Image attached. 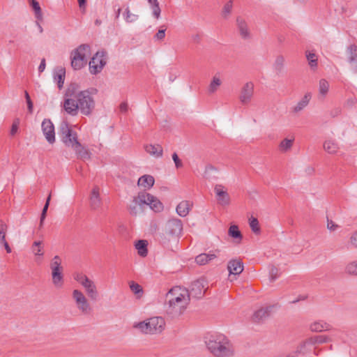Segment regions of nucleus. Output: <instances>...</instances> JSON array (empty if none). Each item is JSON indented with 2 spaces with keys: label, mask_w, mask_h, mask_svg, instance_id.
Listing matches in <instances>:
<instances>
[{
  "label": "nucleus",
  "mask_w": 357,
  "mask_h": 357,
  "mask_svg": "<svg viewBox=\"0 0 357 357\" xmlns=\"http://www.w3.org/2000/svg\"><path fill=\"white\" fill-rule=\"evenodd\" d=\"M227 268L230 274L239 275L243 271V264L239 259H231L227 264Z\"/></svg>",
  "instance_id": "17"
},
{
  "label": "nucleus",
  "mask_w": 357,
  "mask_h": 357,
  "mask_svg": "<svg viewBox=\"0 0 357 357\" xmlns=\"http://www.w3.org/2000/svg\"><path fill=\"white\" fill-rule=\"evenodd\" d=\"M221 83L222 82L220 78L218 77L217 76H214L209 84L208 92L210 93H215L217 91L218 88L221 85Z\"/></svg>",
  "instance_id": "38"
},
{
  "label": "nucleus",
  "mask_w": 357,
  "mask_h": 357,
  "mask_svg": "<svg viewBox=\"0 0 357 357\" xmlns=\"http://www.w3.org/2000/svg\"><path fill=\"white\" fill-rule=\"evenodd\" d=\"M75 280L77 281L79 284H81L82 286L85 284L86 282H89V280H90L86 275H84L82 273H77L75 277Z\"/></svg>",
  "instance_id": "48"
},
{
  "label": "nucleus",
  "mask_w": 357,
  "mask_h": 357,
  "mask_svg": "<svg viewBox=\"0 0 357 357\" xmlns=\"http://www.w3.org/2000/svg\"><path fill=\"white\" fill-rule=\"evenodd\" d=\"M172 288L166 294L165 311L168 317L175 319L183 314L189 303V294L186 289Z\"/></svg>",
  "instance_id": "1"
},
{
  "label": "nucleus",
  "mask_w": 357,
  "mask_h": 357,
  "mask_svg": "<svg viewBox=\"0 0 357 357\" xmlns=\"http://www.w3.org/2000/svg\"><path fill=\"white\" fill-rule=\"evenodd\" d=\"M28 111L30 114L33 113V104L31 100H26Z\"/></svg>",
  "instance_id": "62"
},
{
  "label": "nucleus",
  "mask_w": 357,
  "mask_h": 357,
  "mask_svg": "<svg viewBox=\"0 0 357 357\" xmlns=\"http://www.w3.org/2000/svg\"><path fill=\"white\" fill-rule=\"evenodd\" d=\"M306 57L311 68H315L317 67L318 59L317 55L314 53L306 52Z\"/></svg>",
  "instance_id": "39"
},
{
  "label": "nucleus",
  "mask_w": 357,
  "mask_h": 357,
  "mask_svg": "<svg viewBox=\"0 0 357 357\" xmlns=\"http://www.w3.org/2000/svg\"><path fill=\"white\" fill-rule=\"evenodd\" d=\"M324 150L330 154H335L339 149V146L337 142L333 140H326L324 143Z\"/></svg>",
  "instance_id": "31"
},
{
  "label": "nucleus",
  "mask_w": 357,
  "mask_h": 357,
  "mask_svg": "<svg viewBox=\"0 0 357 357\" xmlns=\"http://www.w3.org/2000/svg\"><path fill=\"white\" fill-rule=\"evenodd\" d=\"M90 52V46L87 44L80 45L71 53V66L74 70H80L87 63V56Z\"/></svg>",
  "instance_id": "6"
},
{
  "label": "nucleus",
  "mask_w": 357,
  "mask_h": 357,
  "mask_svg": "<svg viewBox=\"0 0 357 357\" xmlns=\"http://www.w3.org/2000/svg\"><path fill=\"white\" fill-rule=\"evenodd\" d=\"M42 242L35 241L32 245V250L35 255L43 256V252H42Z\"/></svg>",
  "instance_id": "45"
},
{
  "label": "nucleus",
  "mask_w": 357,
  "mask_h": 357,
  "mask_svg": "<svg viewBox=\"0 0 357 357\" xmlns=\"http://www.w3.org/2000/svg\"><path fill=\"white\" fill-rule=\"evenodd\" d=\"M107 63V52L105 51L98 52L89 61V70L93 75L100 73Z\"/></svg>",
  "instance_id": "9"
},
{
  "label": "nucleus",
  "mask_w": 357,
  "mask_h": 357,
  "mask_svg": "<svg viewBox=\"0 0 357 357\" xmlns=\"http://www.w3.org/2000/svg\"><path fill=\"white\" fill-rule=\"evenodd\" d=\"M348 61L353 66L355 72L357 71V45H350L347 47Z\"/></svg>",
  "instance_id": "18"
},
{
  "label": "nucleus",
  "mask_w": 357,
  "mask_h": 357,
  "mask_svg": "<svg viewBox=\"0 0 357 357\" xmlns=\"http://www.w3.org/2000/svg\"><path fill=\"white\" fill-rule=\"evenodd\" d=\"M331 328V326L330 324L323 321H316L310 326L311 331L315 332L328 331Z\"/></svg>",
  "instance_id": "30"
},
{
  "label": "nucleus",
  "mask_w": 357,
  "mask_h": 357,
  "mask_svg": "<svg viewBox=\"0 0 357 357\" xmlns=\"http://www.w3.org/2000/svg\"><path fill=\"white\" fill-rule=\"evenodd\" d=\"M59 134L61 141L68 147H71L75 151L77 156L82 159H89L90 153L78 141L77 133L73 131L66 121H63L59 128Z\"/></svg>",
  "instance_id": "4"
},
{
  "label": "nucleus",
  "mask_w": 357,
  "mask_h": 357,
  "mask_svg": "<svg viewBox=\"0 0 357 357\" xmlns=\"http://www.w3.org/2000/svg\"><path fill=\"white\" fill-rule=\"evenodd\" d=\"M214 191L217 196L218 202L222 205L227 206L230 203V197L228 192L225 190L222 185L218 184L214 188Z\"/></svg>",
  "instance_id": "14"
},
{
  "label": "nucleus",
  "mask_w": 357,
  "mask_h": 357,
  "mask_svg": "<svg viewBox=\"0 0 357 357\" xmlns=\"http://www.w3.org/2000/svg\"><path fill=\"white\" fill-rule=\"evenodd\" d=\"M83 287H84L88 296L92 301H96L98 299V292L93 281L89 280V282H86L83 285Z\"/></svg>",
  "instance_id": "21"
},
{
  "label": "nucleus",
  "mask_w": 357,
  "mask_h": 357,
  "mask_svg": "<svg viewBox=\"0 0 357 357\" xmlns=\"http://www.w3.org/2000/svg\"><path fill=\"white\" fill-rule=\"evenodd\" d=\"M278 268L274 266H273L270 269V278L271 280L273 282L277 278H278Z\"/></svg>",
  "instance_id": "51"
},
{
  "label": "nucleus",
  "mask_w": 357,
  "mask_h": 357,
  "mask_svg": "<svg viewBox=\"0 0 357 357\" xmlns=\"http://www.w3.org/2000/svg\"><path fill=\"white\" fill-rule=\"evenodd\" d=\"M155 179L151 175L145 174L141 176L137 181V185L142 186L144 190L150 189L154 185Z\"/></svg>",
  "instance_id": "22"
},
{
  "label": "nucleus",
  "mask_w": 357,
  "mask_h": 357,
  "mask_svg": "<svg viewBox=\"0 0 357 357\" xmlns=\"http://www.w3.org/2000/svg\"><path fill=\"white\" fill-rule=\"evenodd\" d=\"M329 89V83L325 79H321L319 81V94L324 98L328 93Z\"/></svg>",
  "instance_id": "36"
},
{
  "label": "nucleus",
  "mask_w": 357,
  "mask_h": 357,
  "mask_svg": "<svg viewBox=\"0 0 357 357\" xmlns=\"http://www.w3.org/2000/svg\"><path fill=\"white\" fill-rule=\"evenodd\" d=\"M228 234L231 237L238 239V242L241 241L243 236L237 225H231L229 228Z\"/></svg>",
  "instance_id": "34"
},
{
  "label": "nucleus",
  "mask_w": 357,
  "mask_h": 357,
  "mask_svg": "<svg viewBox=\"0 0 357 357\" xmlns=\"http://www.w3.org/2000/svg\"><path fill=\"white\" fill-rule=\"evenodd\" d=\"M346 270L349 274L357 275V261L349 263L347 266Z\"/></svg>",
  "instance_id": "49"
},
{
  "label": "nucleus",
  "mask_w": 357,
  "mask_h": 357,
  "mask_svg": "<svg viewBox=\"0 0 357 357\" xmlns=\"http://www.w3.org/2000/svg\"><path fill=\"white\" fill-rule=\"evenodd\" d=\"M130 288L131 291L137 296V297H141L143 294V289L141 285L134 281L130 282Z\"/></svg>",
  "instance_id": "40"
},
{
  "label": "nucleus",
  "mask_w": 357,
  "mask_h": 357,
  "mask_svg": "<svg viewBox=\"0 0 357 357\" xmlns=\"http://www.w3.org/2000/svg\"><path fill=\"white\" fill-rule=\"evenodd\" d=\"M52 270V282L57 288H61L63 284V275L62 273L61 259L59 256L56 255L50 263Z\"/></svg>",
  "instance_id": "7"
},
{
  "label": "nucleus",
  "mask_w": 357,
  "mask_h": 357,
  "mask_svg": "<svg viewBox=\"0 0 357 357\" xmlns=\"http://www.w3.org/2000/svg\"><path fill=\"white\" fill-rule=\"evenodd\" d=\"M152 334L160 333L165 326V319L161 317L149 318Z\"/></svg>",
  "instance_id": "15"
},
{
  "label": "nucleus",
  "mask_w": 357,
  "mask_h": 357,
  "mask_svg": "<svg viewBox=\"0 0 357 357\" xmlns=\"http://www.w3.org/2000/svg\"><path fill=\"white\" fill-rule=\"evenodd\" d=\"M342 109L340 107H335L331 110L330 115L332 118L337 117L341 114Z\"/></svg>",
  "instance_id": "56"
},
{
  "label": "nucleus",
  "mask_w": 357,
  "mask_h": 357,
  "mask_svg": "<svg viewBox=\"0 0 357 357\" xmlns=\"http://www.w3.org/2000/svg\"><path fill=\"white\" fill-rule=\"evenodd\" d=\"M294 139H289L287 138L283 139L279 145L280 150L282 152H286L291 148Z\"/></svg>",
  "instance_id": "42"
},
{
  "label": "nucleus",
  "mask_w": 357,
  "mask_h": 357,
  "mask_svg": "<svg viewBox=\"0 0 357 357\" xmlns=\"http://www.w3.org/2000/svg\"><path fill=\"white\" fill-rule=\"evenodd\" d=\"M45 66H46V63H45V59H43L41 60V62L38 66V71L39 73H42L43 72V70H45Z\"/></svg>",
  "instance_id": "61"
},
{
  "label": "nucleus",
  "mask_w": 357,
  "mask_h": 357,
  "mask_svg": "<svg viewBox=\"0 0 357 357\" xmlns=\"http://www.w3.org/2000/svg\"><path fill=\"white\" fill-rule=\"evenodd\" d=\"M236 24L240 35L242 37V38L249 39L250 38V33L245 21L243 20L241 17H238L236 18Z\"/></svg>",
  "instance_id": "20"
},
{
  "label": "nucleus",
  "mask_w": 357,
  "mask_h": 357,
  "mask_svg": "<svg viewBox=\"0 0 357 357\" xmlns=\"http://www.w3.org/2000/svg\"><path fill=\"white\" fill-rule=\"evenodd\" d=\"M19 123H20V121L18 119H17L16 120H15L13 121V125L11 126V129H10V135L12 136L15 135V133L17 132V131L18 130Z\"/></svg>",
  "instance_id": "54"
},
{
  "label": "nucleus",
  "mask_w": 357,
  "mask_h": 357,
  "mask_svg": "<svg viewBox=\"0 0 357 357\" xmlns=\"http://www.w3.org/2000/svg\"><path fill=\"white\" fill-rule=\"evenodd\" d=\"M3 245V247L5 248V250H6V252L7 253H10L12 252V250L10 248V247L9 246L7 241H1L0 242Z\"/></svg>",
  "instance_id": "63"
},
{
  "label": "nucleus",
  "mask_w": 357,
  "mask_h": 357,
  "mask_svg": "<svg viewBox=\"0 0 357 357\" xmlns=\"http://www.w3.org/2000/svg\"><path fill=\"white\" fill-rule=\"evenodd\" d=\"M128 109V103L126 102H123L121 103L119 106V109L121 112H126Z\"/></svg>",
  "instance_id": "60"
},
{
  "label": "nucleus",
  "mask_w": 357,
  "mask_h": 357,
  "mask_svg": "<svg viewBox=\"0 0 357 357\" xmlns=\"http://www.w3.org/2000/svg\"><path fill=\"white\" fill-rule=\"evenodd\" d=\"M51 197H52V192H50L49 194V195L47 196V199H46V202H45V204L43 206V208L42 210V213H41V215H40V227H41L43 225V222L46 218V215H47V210H48V208H49V206H50V200H51Z\"/></svg>",
  "instance_id": "35"
},
{
  "label": "nucleus",
  "mask_w": 357,
  "mask_h": 357,
  "mask_svg": "<svg viewBox=\"0 0 357 357\" xmlns=\"http://www.w3.org/2000/svg\"><path fill=\"white\" fill-rule=\"evenodd\" d=\"M42 130L47 141L50 144L55 142L54 126L50 119H44L42 122Z\"/></svg>",
  "instance_id": "12"
},
{
  "label": "nucleus",
  "mask_w": 357,
  "mask_h": 357,
  "mask_svg": "<svg viewBox=\"0 0 357 357\" xmlns=\"http://www.w3.org/2000/svg\"><path fill=\"white\" fill-rule=\"evenodd\" d=\"M65 74H66V71H65V69H63V68L59 69L54 74V79L57 82L58 87L59 89H61L63 86L64 79H65Z\"/></svg>",
  "instance_id": "32"
},
{
  "label": "nucleus",
  "mask_w": 357,
  "mask_h": 357,
  "mask_svg": "<svg viewBox=\"0 0 357 357\" xmlns=\"http://www.w3.org/2000/svg\"><path fill=\"white\" fill-rule=\"evenodd\" d=\"M232 9V0H229L223 7L222 15L225 18L231 13Z\"/></svg>",
  "instance_id": "47"
},
{
  "label": "nucleus",
  "mask_w": 357,
  "mask_h": 357,
  "mask_svg": "<svg viewBox=\"0 0 357 357\" xmlns=\"http://www.w3.org/2000/svg\"><path fill=\"white\" fill-rule=\"evenodd\" d=\"M132 202L133 204L129 206L130 213L132 215H137L139 210H143L145 204H141L139 202V195L134 197Z\"/></svg>",
  "instance_id": "27"
},
{
  "label": "nucleus",
  "mask_w": 357,
  "mask_h": 357,
  "mask_svg": "<svg viewBox=\"0 0 357 357\" xmlns=\"http://www.w3.org/2000/svg\"><path fill=\"white\" fill-rule=\"evenodd\" d=\"M145 150L147 153H150L155 156L156 158H160L162 156L163 149L162 147L160 144L152 145L149 144L145 146Z\"/></svg>",
  "instance_id": "25"
},
{
  "label": "nucleus",
  "mask_w": 357,
  "mask_h": 357,
  "mask_svg": "<svg viewBox=\"0 0 357 357\" xmlns=\"http://www.w3.org/2000/svg\"><path fill=\"white\" fill-rule=\"evenodd\" d=\"M192 206V204L190 201H182L176 206V213L181 217H185Z\"/></svg>",
  "instance_id": "23"
},
{
  "label": "nucleus",
  "mask_w": 357,
  "mask_h": 357,
  "mask_svg": "<svg viewBox=\"0 0 357 357\" xmlns=\"http://www.w3.org/2000/svg\"><path fill=\"white\" fill-rule=\"evenodd\" d=\"M270 315V310L269 308H261L256 311L253 316H252V320L254 322L259 323L267 317H268Z\"/></svg>",
  "instance_id": "24"
},
{
  "label": "nucleus",
  "mask_w": 357,
  "mask_h": 357,
  "mask_svg": "<svg viewBox=\"0 0 357 357\" xmlns=\"http://www.w3.org/2000/svg\"><path fill=\"white\" fill-rule=\"evenodd\" d=\"M139 199L141 204H145L156 213L163 210L162 203L157 197L145 191L139 192Z\"/></svg>",
  "instance_id": "8"
},
{
  "label": "nucleus",
  "mask_w": 357,
  "mask_h": 357,
  "mask_svg": "<svg viewBox=\"0 0 357 357\" xmlns=\"http://www.w3.org/2000/svg\"><path fill=\"white\" fill-rule=\"evenodd\" d=\"M182 230L183 223L180 219H170L165 224L162 231L160 233L158 239L162 245H167L172 241H178Z\"/></svg>",
  "instance_id": "5"
},
{
  "label": "nucleus",
  "mask_w": 357,
  "mask_h": 357,
  "mask_svg": "<svg viewBox=\"0 0 357 357\" xmlns=\"http://www.w3.org/2000/svg\"><path fill=\"white\" fill-rule=\"evenodd\" d=\"M206 284L207 282L204 278H199L192 282L190 290H186L189 294V298L190 299V296L197 299L202 298L207 289Z\"/></svg>",
  "instance_id": "10"
},
{
  "label": "nucleus",
  "mask_w": 357,
  "mask_h": 357,
  "mask_svg": "<svg viewBox=\"0 0 357 357\" xmlns=\"http://www.w3.org/2000/svg\"><path fill=\"white\" fill-rule=\"evenodd\" d=\"M135 248L137 250L138 255L142 257H145L148 255V241L146 240H138L135 243Z\"/></svg>",
  "instance_id": "26"
},
{
  "label": "nucleus",
  "mask_w": 357,
  "mask_h": 357,
  "mask_svg": "<svg viewBox=\"0 0 357 357\" xmlns=\"http://www.w3.org/2000/svg\"><path fill=\"white\" fill-rule=\"evenodd\" d=\"M79 86L77 83H71L67 88L64 100L73 99L75 100L78 98V95L79 94Z\"/></svg>",
  "instance_id": "19"
},
{
  "label": "nucleus",
  "mask_w": 357,
  "mask_h": 357,
  "mask_svg": "<svg viewBox=\"0 0 357 357\" xmlns=\"http://www.w3.org/2000/svg\"><path fill=\"white\" fill-rule=\"evenodd\" d=\"M8 228L6 222L3 220H0V242L6 241V236Z\"/></svg>",
  "instance_id": "44"
},
{
  "label": "nucleus",
  "mask_w": 357,
  "mask_h": 357,
  "mask_svg": "<svg viewBox=\"0 0 357 357\" xmlns=\"http://www.w3.org/2000/svg\"><path fill=\"white\" fill-rule=\"evenodd\" d=\"M351 243L357 247V231L355 232L351 237Z\"/></svg>",
  "instance_id": "64"
},
{
  "label": "nucleus",
  "mask_w": 357,
  "mask_h": 357,
  "mask_svg": "<svg viewBox=\"0 0 357 357\" xmlns=\"http://www.w3.org/2000/svg\"><path fill=\"white\" fill-rule=\"evenodd\" d=\"M165 26H162L161 29L158 30L156 34L154 36V38L158 40H162L165 36Z\"/></svg>",
  "instance_id": "50"
},
{
  "label": "nucleus",
  "mask_w": 357,
  "mask_h": 357,
  "mask_svg": "<svg viewBox=\"0 0 357 357\" xmlns=\"http://www.w3.org/2000/svg\"><path fill=\"white\" fill-rule=\"evenodd\" d=\"M284 58L282 55L276 57L274 63V68L278 73H281L283 69Z\"/></svg>",
  "instance_id": "41"
},
{
  "label": "nucleus",
  "mask_w": 357,
  "mask_h": 357,
  "mask_svg": "<svg viewBox=\"0 0 357 357\" xmlns=\"http://www.w3.org/2000/svg\"><path fill=\"white\" fill-rule=\"evenodd\" d=\"M133 327L138 328L142 333L152 334L149 319L139 323H135Z\"/></svg>",
  "instance_id": "28"
},
{
  "label": "nucleus",
  "mask_w": 357,
  "mask_h": 357,
  "mask_svg": "<svg viewBox=\"0 0 357 357\" xmlns=\"http://www.w3.org/2000/svg\"><path fill=\"white\" fill-rule=\"evenodd\" d=\"M300 346L301 348L298 347L297 349L295 351H293L289 353H281L278 354L276 357H297L298 355L301 353V348L305 347V343H301Z\"/></svg>",
  "instance_id": "43"
},
{
  "label": "nucleus",
  "mask_w": 357,
  "mask_h": 357,
  "mask_svg": "<svg viewBox=\"0 0 357 357\" xmlns=\"http://www.w3.org/2000/svg\"><path fill=\"white\" fill-rule=\"evenodd\" d=\"M152 7V10H153V16L156 18V19H158L160 17V13H161V10H160V8L159 6V3L158 4H153Z\"/></svg>",
  "instance_id": "52"
},
{
  "label": "nucleus",
  "mask_w": 357,
  "mask_h": 357,
  "mask_svg": "<svg viewBox=\"0 0 357 357\" xmlns=\"http://www.w3.org/2000/svg\"><path fill=\"white\" fill-rule=\"evenodd\" d=\"M215 257L216 255L214 254L202 253L196 257L195 261L199 265H205Z\"/></svg>",
  "instance_id": "29"
},
{
  "label": "nucleus",
  "mask_w": 357,
  "mask_h": 357,
  "mask_svg": "<svg viewBox=\"0 0 357 357\" xmlns=\"http://www.w3.org/2000/svg\"><path fill=\"white\" fill-rule=\"evenodd\" d=\"M172 159H173V160L175 163V166L177 169L183 167V163H182L181 160L179 159L176 153H174L172 154Z\"/></svg>",
  "instance_id": "53"
},
{
  "label": "nucleus",
  "mask_w": 357,
  "mask_h": 357,
  "mask_svg": "<svg viewBox=\"0 0 357 357\" xmlns=\"http://www.w3.org/2000/svg\"><path fill=\"white\" fill-rule=\"evenodd\" d=\"M92 91L96 93L97 89H91V90L81 91L77 99L64 100L63 108L65 111L72 116H76L79 110L84 115H90L93 112L96 105L95 100L91 96Z\"/></svg>",
  "instance_id": "2"
},
{
  "label": "nucleus",
  "mask_w": 357,
  "mask_h": 357,
  "mask_svg": "<svg viewBox=\"0 0 357 357\" xmlns=\"http://www.w3.org/2000/svg\"><path fill=\"white\" fill-rule=\"evenodd\" d=\"M312 98V95L310 93H306L305 94V96H303V98L301 100V102H303V103H305L306 105H308L310 99Z\"/></svg>",
  "instance_id": "58"
},
{
  "label": "nucleus",
  "mask_w": 357,
  "mask_h": 357,
  "mask_svg": "<svg viewBox=\"0 0 357 357\" xmlns=\"http://www.w3.org/2000/svg\"><path fill=\"white\" fill-rule=\"evenodd\" d=\"M125 20L127 22H133L136 21L138 18V15L132 14L130 11L129 8H126L124 13Z\"/></svg>",
  "instance_id": "46"
},
{
  "label": "nucleus",
  "mask_w": 357,
  "mask_h": 357,
  "mask_svg": "<svg viewBox=\"0 0 357 357\" xmlns=\"http://www.w3.org/2000/svg\"><path fill=\"white\" fill-rule=\"evenodd\" d=\"M314 338V342H317V343L326 342L328 340V337L325 335H317Z\"/></svg>",
  "instance_id": "57"
},
{
  "label": "nucleus",
  "mask_w": 357,
  "mask_h": 357,
  "mask_svg": "<svg viewBox=\"0 0 357 357\" xmlns=\"http://www.w3.org/2000/svg\"><path fill=\"white\" fill-rule=\"evenodd\" d=\"M207 349L215 357H232L235 349L229 339L222 333L209 335L206 337Z\"/></svg>",
  "instance_id": "3"
},
{
  "label": "nucleus",
  "mask_w": 357,
  "mask_h": 357,
  "mask_svg": "<svg viewBox=\"0 0 357 357\" xmlns=\"http://www.w3.org/2000/svg\"><path fill=\"white\" fill-rule=\"evenodd\" d=\"M307 105L303 103V102H301V100H300L297 105L293 108V112H298L300 111H301L303 109H304Z\"/></svg>",
  "instance_id": "55"
},
{
  "label": "nucleus",
  "mask_w": 357,
  "mask_h": 357,
  "mask_svg": "<svg viewBox=\"0 0 357 357\" xmlns=\"http://www.w3.org/2000/svg\"><path fill=\"white\" fill-rule=\"evenodd\" d=\"M327 222H328L327 227L331 231H334L336 229V227H337V225H335L332 220H329L328 219Z\"/></svg>",
  "instance_id": "59"
},
{
  "label": "nucleus",
  "mask_w": 357,
  "mask_h": 357,
  "mask_svg": "<svg viewBox=\"0 0 357 357\" xmlns=\"http://www.w3.org/2000/svg\"><path fill=\"white\" fill-rule=\"evenodd\" d=\"M249 225H250V227L252 231L255 234H260L261 229H260L259 221H258L257 218H256L253 216H251V218L249 219Z\"/></svg>",
  "instance_id": "37"
},
{
  "label": "nucleus",
  "mask_w": 357,
  "mask_h": 357,
  "mask_svg": "<svg viewBox=\"0 0 357 357\" xmlns=\"http://www.w3.org/2000/svg\"><path fill=\"white\" fill-rule=\"evenodd\" d=\"M254 93V84L252 82L245 83L241 89L239 96L240 101L242 104H248L252 98Z\"/></svg>",
  "instance_id": "13"
},
{
  "label": "nucleus",
  "mask_w": 357,
  "mask_h": 357,
  "mask_svg": "<svg viewBox=\"0 0 357 357\" xmlns=\"http://www.w3.org/2000/svg\"><path fill=\"white\" fill-rule=\"evenodd\" d=\"M73 297L76 302L77 308L84 314H89L91 311L90 305L84 296V294L78 290L75 289L73 291Z\"/></svg>",
  "instance_id": "11"
},
{
  "label": "nucleus",
  "mask_w": 357,
  "mask_h": 357,
  "mask_svg": "<svg viewBox=\"0 0 357 357\" xmlns=\"http://www.w3.org/2000/svg\"><path fill=\"white\" fill-rule=\"evenodd\" d=\"M30 6L32 7L34 13L35 17L38 20H43V13L39 3L36 0H31Z\"/></svg>",
  "instance_id": "33"
},
{
  "label": "nucleus",
  "mask_w": 357,
  "mask_h": 357,
  "mask_svg": "<svg viewBox=\"0 0 357 357\" xmlns=\"http://www.w3.org/2000/svg\"><path fill=\"white\" fill-rule=\"evenodd\" d=\"M100 206V188L98 186H94L90 195V206L93 210H97Z\"/></svg>",
  "instance_id": "16"
}]
</instances>
